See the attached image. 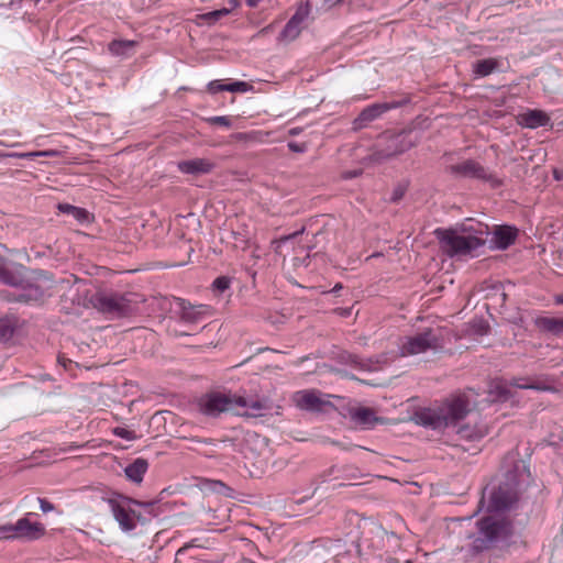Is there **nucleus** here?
I'll return each instance as SVG.
<instances>
[{
	"instance_id": "obj_19",
	"label": "nucleus",
	"mask_w": 563,
	"mask_h": 563,
	"mask_svg": "<svg viewBox=\"0 0 563 563\" xmlns=\"http://www.w3.org/2000/svg\"><path fill=\"white\" fill-rule=\"evenodd\" d=\"M250 89H252V86L245 81L224 84L222 80H212L208 84V91L210 93H218L221 91L246 92Z\"/></svg>"
},
{
	"instance_id": "obj_49",
	"label": "nucleus",
	"mask_w": 563,
	"mask_h": 563,
	"mask_svg": "<svg viewBox=\"0 0 563 563\" xmlns=\"http://www.w3.org/2000/svg\"><path fill=\"white\" fill-rule=\"evenodd\" d=\"M342 0H328L330 2V5H334L336 3H340Z\"/></svg>"
},
{
	"instance_id": "obj_39",
	"label": "nucleus",
	"mask_w": 563,
	"mask_h": 563,
	"mask_svg": "<svg viewBox=\"0 0 563 563\" xmlns=\"http://www.w3.org/2000/svg\"><path fill=\"white\" fill-rule=\"evenodd\" d=\"M292 266L295 268L299 267H308L310 263V255L308 253H305L302 256H295L292 260Z\"/></svg>"
},
{
	"instance_id": "obj_45",
	"label": "nucleus",
	"mask_w": 563,
	"mask_h": 563,
	"mask_svg": "<svg viewBox=\"0 0 563 563\" xmlns=\"http://www.w3.org/2000/svg\"><path fill=\"white\" fill-rule=\"evenodd\" d=\"M555 302H556L558 305H563V295H558V296L555 297Z\"/></svg>"
},
{
	"instance_id": "obj_48",
	"label": "nucleus",
	"mask_w": 563,
	"mask_h": 563,
	"mask_svg": "<svg viewBox=\"0 0 563 563\" xmlns=\"http://www.w3.org/2000/svg\"><path fill=\"white\" fill-rule=\"evenodd\" d=\"M340 289H342V285H341V284H336V285L334 286V288L332 289V291H333V292H336V291H339Z\"/></svg>"
},
{
	"instance_id": "obj_30",
	"label": "nucleus",
	"mask_w": 563,
	"mask_h": 563,
	"mask_svg": "<svg viewBox=\"0 0 563 563\" xmlns=\"http://www.w3.org/2000/svg\"><path fill=\"white\" fill-rule=\"evenodd\" d=\"M0 282L16 285L15 276L8 269L5 261L0 256Z\"/></svg>"
},
{
	"instance_id": "obj_40",
	"label": "nucleus",
	"mask_w": 563,
	"mask_h": 563,
	"mask_svg": "<svg viewBox=\"0 0 563 563\" xmlns=\"http://www.w3.org/2000/svg\"><path fill=\"white\" fill-rule=\"evenodd\" d=\"M40 508L43 512H49L54 510V505L45 498H38Z\"/></svg>"
},
{
	"instance_id": "obj_46",
	"label": "nucleus",
	"mask_w": 563,
	"mask_h": 563,
	"mask_svg": "<svg viewBox=\"0 0 563 563\" xmlns=\"http://www.w3.org/2000/svg\"><path fill=\"white\" fill-rule=\"evenodd\" d=\"M288 146H289L290 150H292L295 152L299 151V146L296 143H289Z\"/></svg>"
},
{
	"instance_id": "obj_43",
	"label": "nucleus",
	"mask_w": 563,
	"mask_h": 563,
	"mask_svg": "<svg viewBox=\"0 0 563 563\" xmlns=\"http://www.w3.org/2000/svg\"><path fill=\"white\" fill-rule=\"evenodd\" d=\"M191 441L194 442H198V443H205V444H213V440L212 439H191Z\"/></svg>"
},
{
	"instance_id": "obj_21",
	"label": "nucleus",
	"mask_w": 563,
	"mask_h": 563,
	"mask_svg": "<svg viewBox=\"0 0 563 563\" xmlns=\"http://www.w3.org/2000/svg\"><path fill=\"white\" fill-rule=\"evenodd\" d=\"M500 59L490 57L485 59L476 60L473 64V73L477 77H486L500 68Z\"/></svg>"
},
{
	"instance_id": "obj_9",
	"label": "nucleus",
	"mask_w": 563,
	"mask_h": 563,
	"mask_svg": "<svg viewBox=\"0 0 563 563\" xmlns=\"http://www.w3.org/2000/svg\"><path fill=\"white\" fill-rule=\"evenodd\" d=\"M517 500V489L514 484L506 483L489 493L487 511L498 512L506 510Z\"/></svg>"
},
{
	"instance_id": "obj_24",
	"label": "nucleus",
	"mask_w": 563,
	"mask_h": 563,
	"mask_svg": "<svg viewBox=\"0 0 563 563\" xmlns=\"http://www.w3.org/2000/svg\"><path fill=\"white\" fill-rule=\"evenodd\" d=\"M135 44L136 43L134 41L113 40L109 43L108 49L112 55L115 56H129Z\"/></svg>"
},
{
	"instance_id": "obj_41",
	"label": "nucleus",
	"mask_w": 563,
	"mask_h": 563,
	"mask_svg": "<svg viewBox=\"0 0 563 563\" xmlns=\"http://www.w3.org/2000/svg\"><path fill=\"white\" fill-rule=\"evenodd\" d=\"M213 489L219 492V493H223L224 490H229L230 488L227 485H224L222 482L214 481L213 482Z\"/></svg>"
},
{
	"instance_id": "obj_20",
	"label": "nucleus",
	"mask_w": 563,
	"mask_h": 563,
	"mask_svg": "<svg viewBox=\"0 0 563 563\" xmlns=\"http://www.w3.org/2000/svg\"><path fill=\"white\" fill-rule=\"evenodd\" d=\"M351 419L355 424L363 428H371L377 422L375 411L371 408L361 407L351 411Z\"/></svg>"
},
{
	"instance_id": "obj_25",
	"label": "nucleus",
	"mask_w": 563,
	"mask_h": 563,
	"mask_svg": "<svg viewBox=\"0 0 563 563\" xmlns=\"http://www.w3.org/2000/svg\"><path fill=\"white\" fill-rule=\"evenodd\" d=\"M389 109H390V106L387 103H377V104L369 106L361 112L358 120L361 122H371V121L375 120L376 118H378L379 115H382L383 113H385Z\"/></svg>"
},
{
	"instance_id": "obj_26",
	"label": "nucleus",
	"mask_w": 563,
	"mask_h": 563,
	"mask_svg": "<svg viewBox=\"0 0 563 563\" xmlns=\"http://www.w3.org/2000/svg\"><path fill=\"white\" fill-rule=\"evenodd\" d=\"M479 249H444V254L453 261H467L482 255Z\"/></svg>"
},
{
	"instance_id": "obj_51",
	"label": "nucleus",
	"mask_w": 563,
	"mask_h": 563,
	"mask_svg": "<svg viewBox=\"0 0 563 563\" xmlns=\"http://www.w3.org/2000/svg\"><path fill=\"white\" fill-rule=\"evenodd\" d=\"M230 2L233 4V8L238 5V2L235 0H231Z\"/></svg>"
},
{
	"instance_id": "obj_44",
	"label": "nucleus",
	"mask_w": 563,
	"mask_h": 563,
	"mask_svg": "<svg viewBox=\"0 0 563 563\" xmlns=\"http://www.w3.org/2000/svg\"><path fill=\"white\" fill-rule=\"evenodd\" d=\"M15 299L16 300H21V301H29L31 299V296L30 295L21 294Z\"/></svg>"
},
{
	"instance_id": "obj_42",
	"label": "nucleus",
	"mask_w": 563,
	"mask_h": 563,
	"mask_svg": "<svg viewBox=\"0 0 563 563\" xmlns=\"http://www.w3.org/2000/svg\"><path fill=\"white\" fill-rule=\"evenodd\" d=\"M272 31H273V25L269 24V25L263 27L262 30H260L258 33L256 34V36H264V35L268 34Z\"/></svg>"
},
{
	"instance_id": "obj_36",
	"label": "nucleus",
	"mask_w": 563,
	"mask_h": 563,
	"mask_svg": "<svg viewBox=\"0 0 563 563\" xmlns=\"http://www.w3.org/2000/svg\"><path fill=\"white\" fill-rule=\"evenodd\" d=\"M113 434L126 441H133L136 439V435L133 431L122 427L114 428Z\"/></svg>"
},
{
	"instance_id": "obj_35",
	"label": "nucleus",
	"mask_w": 563,
	"mask_h": 563,
	"mask_svg": "<svg viewBox=\"0 0 563 563\" xmlns=\"http://www.w3.org/2000/svg\"><path fill=\"white\" fill-rule=\"evenodd\" d=\"M58 155V152L55 151V150H48V151H37V152H30V153H24V154H20L19 157H24V158H34V157H55Z\"/></svg>"
},
{
	"instance_id": "obj_10",
	"label": "nucleus",
	"mask_w": 563,
	"mask_h": 563,
	"mask_svg": "<svg viewBox=\"0 0 563 563\" xmlns=\"http://www.w3.org/2000/svg\"><path fill=\"white\" fill-rule=\"evenodd\" d=\"M294 402L302 410L320 412L324 407L331 406L317 390H300L294 395Z\"/></svg>"
},
{
	"instance_id": "obj_16",
	"label": "nucleus",
	"mask_w": 563,
	"mask_h": 563,
	"mask_svg": "<svg viewBox=\"0 0 563 563\" xmlns=\"http://www.w3.org/2000/svg\"><path fill=\"white\" fill-rule=\"evenodd\" d=\"M305 20V13L297 11L285 25L278 36L279 42H290L298 37L301 32V23Z\"/></svg>"
},
{
	"instance_id": "obj_8",
	"label": "nucleus",
	"mask_w": 563,
	"mask_h": 563,
	"mask_svg": "<svg viewBox=\"0 0 563 563\" xmlns=\"http://www.w3.org/2000/svg\"><path fill=\"white\" fill-rule=\"evenodd\" d=\"M197 406L202 415L216 418L222 412L234 411V396L210 393L200 397Z\"/></svg>"
},
{
	"instance_id": "obj_22",
	"label": "nucleus",
	"mask_w": 563,
	"mask_h": 563,
	"mask_svg": "<svg viewBox=\"0 0 563 563\" xmlns=\"http://www.w3.org/2000/svg\"><path fill=\"white\" fill-rule=\"evenodd\" d=\"M537 324L554 335H563V318L543 317L538 319Z\"/></svg>"
},
{
	"instance_id": "obj_38",
	"label": "nucleus",
	"mask_w": 563,
	"mask_h": 563,
	"mask_svg": "<svg viewBox=\"0 0 563 563\" xmlns=\"http://www.w3.org/2000/svg\"><path fill=\"white\" fill-rule=\"evenodd\" d=\"M303 234V229L299 231H295L291 234L284 235L279 238V242L282 243H300L301 241L299 238Z\"/></svg>"
},
{
	"instance_id": "obj_32",
	"label": "nucleus",
	"mask_w": 563,
	"mask_h": 563,
	"mask_svg": "<svg viewBox=\"0 0 563 563\" xmlns=\"http://www.w3.org/2000/svg\"><path fill=\"white\" fill-rule=\"evenodd\" d=\"M514 386L522 389H534V390H548L549 387L541 383L531 382L528 383L526 379H516Z\"/></svg>"
},
{
	"instance_id": "obj_6",
	"label": "nucleus",
	"mask_w": 563,
	"mask_h": 563,
	"mask_svg": "<svg viewBox=\"0 0 563 563\" xmlns=\"http://www.w3.org/2000/svg\"><path fill=\"white\" fill-rule=\"evenodd\" d=\"M93 302L100 311L114 317L128 316L135 309V301H133L131 294L98 292Z\"/></svg>"
},
{
	"instance_id": "obj_28",
	"label": "nucleus",
	"mask_w": 563,
	"mask_h": 563,
	"mask_svg": "<svg viewBox=\"0 0 563 563\" xmlns=\"http://www.w3.org/2000/svg\"><path fill=\"white\" fill-rule=\"evenodd\" d=\"M456 433L460 435L461 439H465L468 441H476L485 435V431L482 428L470 424H457Z\"/></svg>"
},
{
	"instance_id": "obj_37",
	"label": "nucleus",
	"mask_w": 563,
	"mask_h": 563,
	"mask_svg": "<svg viewBox=\"0 0 563 563\" xmlns=\"http://www.w3.org/2000/svg\"><path fill=\"white\" fill-rule=\"evenodd\" d=\"M15 539L14 523H5L0 526V540Z\"/></svg>"
},
{
	"instance_id": "obj_12",
	"label": "nucleus",
	"mask_w": 563,
	"mask_h": 563,
	"mask_svg": "<svg viewBox=\"0 0 563 563\" xmlns=\"http://www.w3.org/2000/svg\"><path fill=\"white\" fill-rule=\"evenodd\" d=\"M238 408L244 409L242 412L236 411L239 415L247 417H263L271 410V406L267 400L249 399L241 396H234V410Z\"/></svg>"
},
{
	"instance_id": "obj_1",
	"label": "nucleus",
	"mask_w": 563,
	"mask_h": 563,
	"mask_svg": "<svg viewBox=\"0 0 563 563\" xmlns=\"http://www.w3.org/2000/svg\"><path fill=\"white\" fill-rule=\"evenodd\" d=\"M434 234L448 246H483L489 234H493L495 246H511L517 242L519 230L514 225L499 224L490 231L486 223L467 218L449 229L439 228Z\"/></svg>"
},
{
	"instance_id": "obj_31",
	"label": "nucleus",
	"mask_w": 563,
	"mask_h": 563,
	"mask_svg": "<svg viewBox=\"0 0 563 563\" xmlns=\"http://www.w3.org/2000/svg\"><path fill=\"white\" fill-rule=\"evenodd\" d=\"M13 333V323L9 319H0V341L9 340Z\"/></svg>"
},
{
	"instance_id": "obj_11",
	"label": "nucleus",
	"mask_w": 563,
	"mask_h": 563,
	"mask_svg": "<svg viewBox=\"0 0 563 563\" xmlns=\"http://www.w3.org/2000/svg\"><path fill=\"white\" fill-rule=\"evenodd\" d=\"M32 515L29 512L14 523L15 539L32 541L44 536L45 527L41 522H32L29 519Z\"/></svg>"
},
{
	"instance_id": "obj_29",
	"label": "nucleus",
	"mask_w": 563,
	"mask_h": 563,
	"mask_svg": "<svg viewBox=\"0 0 563 563\" xmlns=\"http://www.w3.org/2000/svg\"><path fill=\"white\" fill-rule=\"evenodd\" d=\"M231 13V9L222 8L219 10L210 11L200 15V19L208 22L214 23L216 21L229 15Z\"/></svg>"
},
{
	"instance_id": "obj_5",
	"label": "nucleus",
	"mask_w": 563,
	"mask_h": 563,
	"mask_svg": "<svg viewBox=\"0 0 563 563\" xmlns=\"http://www.w3.org/2000/svg\"><path fill=\"white\" fill-rule=\"evenodd\" d=\"M110 512L112 514L115 521L119 523L121 530L129 532L136 527V512L132 509L133 505L148 507L152 503H140L135 499L117 496L106 500Z\"/></svg>"
},
{
	"instance_id": "obj_47",
	"label": "nucleus",
	"mask_w": 563,
	"mask_h": 563,
	"mask_svg": "<svg viewBox=\"0 0 563 563\" xmlns=\"http://www.w3.org/2000/svg\"><path fill=\"white\" fill-rule=\"evenodd\" d=\"M258 2H260V0H247V4L250 7H256Z\"/></svg>"
},
{
	"instance_id": "obj_33",
	"label": "nucleus",
	"mask_w": 563,
	"mask_h": 563,
	"mask_svg": "<svg viewBox=\"0 0 563 563\" xmlns=\"http://www.w3.org/2000/svg\"><path fill=\"white\" fill-rule=\"evenodd\" d=\"M230 285H231V279L227 276H220L218 278H216L212 283V288L213 290L222 294L227 289L230 288Z\"/></svg>"
},
{
	"instance_id": "obj_7",
	"label": "nucleus",
	"mask_w": 563,
	"mask_h": 563,
	"mask_svg": "<svg viewBox=\"0 0 563 563\" xmlns=\"http://www.w3.org/2000/svg\"><path fill=\"white\" fill-rule=\"evenodd\" d=\"M448 170L455 177L486 181L489 183L493 187L500 185L499 179L488 168L475 159H464L456 164L450 165Z\"/></svg>"
},
{
	"instance_id": "obj_50",
	"label": "nucleus",
	"mask_w": 563,
	"mask_h": 563,
	"mask_svg": "<svg viewBox=\"0 0 563 563\" xmlns=\"http://www.w3.org/2000/svg\"><path fill=\"white\" fill-rule=\"evenodd\" d=\"M202 454L205 456H207V457H212L213 456V454L211 452H208V451L202 452Z\"/></svg>"
},
{
	"instance_id": "obj_3",
	"label": "nucleus",
	"mask_w": 563,
	"mask_h": 563,
	"mask_svg": "<svg viewBox=\"0 0 563 563\" xmlns=\"http://www.w3.org/2000/svg\"><path fill=\"white\" fill-rule=\"evenodd\" d=\"M477 534L472 542L473 549L477 552L499 543H507L514 533L511 522L504 517H484L477 521Z\"/></svg>"
},
{
	"instance_id": "obj_27",
	"label": "nucleus",
	"mask_w": 563,
	"mask_h": 563,
	"mask_svg": "<svg viewBox=\"0 0 563 563\" xmlns=\"http://www.w3.org/2000/svg\"><path fill=\"white\" fill-rule=\"evenodd\" d=\"M415 145H416V142L410 140L408 135H406V134L396 135L391 140V145H390L391 152L389 154L390 155L401 154V153L410 150Z\"/></svg>"
},
{
	"instance_id": "obj_23",
	"label": "nucleus",
	"mask_w": 563,
	"mask_h": 563,
	"mask_svg": "<svg viewBox=\"0 0 563 563\" xmlns=\"http://www.w3.org/2000/svg\"><path fill=\"white\" fill-rule=\"evenodd\" d=\"M346 362L361 371L374 372L379 369V361L374 358L364 360L357 355L347 354Z\"/></svg>"
},
{
	"instance_id": "obj_15",
	"label": "nucleus",
	"mask_w": 563,
	"mask_h": 563,
	"mask_svg": "<svg viewBox=\"0 0 563 563\" xmlns=\"http://www.w3.org/2000/svg\"><path fill=\"white\" fill-rule=\"evenodd\" d=\"M57 210L62 214L70 216L79 224H90L95 217L85 208L76 207L70 203L60 202L57 205Z\"/></svg>"
},
{
	"instance_id": "obj_2",
	"label": "nucleus",
	"mask_w": 563,
	"mask_h": 563,
	"mask_svg": "<svg viewBox=\"0 0 563 563\" xmlns=\"http://www.w3.org/2000/svg\"><path fill=\"white\" fill-rule=\"evenodd\" d=\"M470 411L468 398L465 395H456L448 398L438 408H424L417 411L413 420L419 426L440 431L449 427H457Z\"/></svg>"
},
{
	"instance_id": "obj_18",
	"label": "nucleus",
	"mask_w": 563,
	"mask_h": 563,
	"mask_svg": "<svg viewBox=\"0 0 563 563\" xmlns=\"http://www.w3.org/2000/svg\"><path fill=\"white\" fill-rule=\"evenodd\" d=\"M148 470V462L145 459L137 457L124 468V474L129 481L140 484Z\"/></svg>"
},
{
	"instance_id": "obj_17",
	"label": "nucleus",
	"mask_w": 563,
	"mask_h": 563,
	"mask_svg": "<svg viewBox=\"0 0 563 563\" xmlns=\"http://www.w3.org/2000/svg\"><path fill=\"white\" fill-rule=\"evenodd\" d=\"M177 308L179 309L180 319L187 323H196L203 318V306H191L189 302L177 299Z\"/></svg>"
},
{
	"instance_id": "obj_14",
	"label": "nucleus",
	"mask_w": 563,
	"mask_h": 563,
	"mask_svg": "<svg viewBox=\"0 0 563 563\" xmlns=\"http://www.w3.org/2000/svg\"><path fill=\"white\" fill-rule=\"evenodd\" d=\"M178 169L184 174L202 175L209 174L214 168V163L208 158H194L178 163Z\"/></svg>"
},
{
	"instance_id": "obj_13",
	"label": "nucleus",
	"mask_w": 563,
	"mask_h": 563,
	"mask_svg": "<svg viewBox=\"0 0 563 563\" xmlns=\"http://www.w3.org/2000/svg\"><path fill=\"white\" fill-rule=\"evenodd\" d=\"M517 122L521 126L537 129L548 125L550 123V117L542 110L533 109L519 113Z\"/></svg>"
},
{
	"instance_id": "obj_4",
	"label": "nucleus",
	"mask_w": 563,
	"mask_h": 563,
	"mask_svg": "<svg viewBox=\"0 0 563 563\" xmlns=\"http://www.w3.org/2000/svg\"><path fill=\"white\" fill-rule=\"evenodd\" d=\"M442 347L440 328H428L420 333L404 338L399 343L401 356H412Z\"/></svg>"
},
{
	"instance_id": "obj_34",
	"label": "nucleus",
	"mask_w": 563,
	"mask_h": 563,
	"mask_svg": "<svg viewBox=\"0 0 563 563\" xmlns=\"http://www.w3.org/2000/svg\"><path fill=\"white\" fill-rule=\"evenodd\" d=\"M206 121L211 125H221L224 128H230L232 124V120L227 115H217L207 118Z\"/></svg>"
}]
</instances>
